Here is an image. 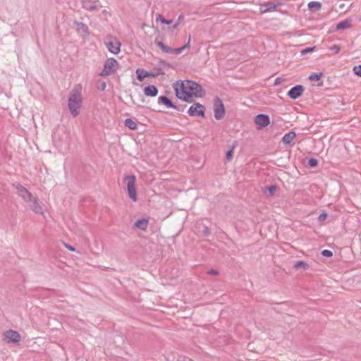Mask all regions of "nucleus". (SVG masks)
<instances>
[{
  "mask_svg": "<svg viewBox=\"0 0 361 361\" xmlns=\"http://www.w3.org/2000/svg\"><path fill=\"white\" fill-rule=\"evenodd\" d=\"M304 90L303 86L300 85H296L288 91V95L291 99H296L303 94Z\"/></svg>",
  "mask_w": 361,
  "mask_h": 361,
  "instance_id": "9d476101",
  "label": "nucleus"
},
{
  "mask_svg": "<svg viewBox=\"0 0 361 361\" xmlns=\"http://www.w3.org/2000/svg\"><path fill=\"white\" fill-rule=\"evenodd\" d=\"M124 181L126 184V189L129 198L133 202L137 201L136 191V177L135 175H128L124 177Z\"/></svg>",
  "mask_w": 361,
  "mask_h": 361,
  "instance_id": "7ed1b4c3",
  "label": "nucleus"
},
{
  "mask_svg": "<svg viewBox=\"0 0 361 361\" xmlns=\"http://www.w3.org/2000/svg\"><path fill=\"white\" fill-rule=\"evenodd\" d=\"M183 18V16H179L178 21L173 26V29H176L178 27V25L180 24V22L182 21Z\"/></svg>",
  "mask_w": 361,
  "mask_h": 361,
  "instance_id": "473e14b6",
  "label": "nucleus"
},
{
  "mask_svg": "<svg viewBox=\"0 0 361 361\" xmlns=\"http://www.w3.org/2000/svg\"><path fill=\"white\" fill-rule=\"evenodd\" d=\"M308 8L312 11H319L322 8V4L319 1H310L308 3Z\"/></svg>",
  "mask_w": 361,
  "mask_h": 361,
  "instance_id": "aec40b11",
  "label": "nucleus"
},
{
  "mask_svg": "<svg viewBox=\"0 0 361 361\" xmlns=\"http://www.w3.org/2000/svg\"><path fill=\"white\" fill-rule=\"evenodd\" d=\"M308 164L311 167H315L318 164V161H317V159H316L314 158H312V159H309Z\"/></svg>",
  "mask_w": 361,
  "mask_h": 361,
  "instance_id": "c85d7f7f",
  "label": "nucleus"
},
{
  "mask_svg": "<svg viewBox=\"0 0 361 361\" xmlns=\"http://www.w3.org/2000/svg\"><path fill=\"white\" fill-rule=\"evenodd\" d=\"M137 78L139 81L142 82L145 78L147 77H155L156 75L152 72L147 71L142 68H137L136 70Z\"/></svg>",
  "mask_w": 361,
  "mask_h": 361,
  "instance_id": "ddd939ff",
  "label": "nucleus"
},
{
  "mask_svg": "<svg viewBox=\"0 0 361 361\" xmlns=\"http://www.w3.org/2000/svg\"><path fill=\"white\" fill-rule=\"evenodd\" d=\"M277 5L273 3H266L260 6V13L263 14L267 12L273 11L276 9Z\"/></svg>",
  "mask_w": 361,
  "mask_h": 361,
  "instance_id": "4468645a",
  "label": "nucleus"
},
{
  "mask_svg": "<svg viewBox=\"0 0 361 361\" xmlns=\"http://www.w3.org/2000/svg\"><path fill=\"white\" fill-rule=\"evenodd\" d=\"M256 128L261 130L270 124V118L268 115L258 114L254 118Z\"/></svg>",
  "mask_w": 361,
  "mask_h": 361,
  "instance_id": "0eeeda50",
  "label": "nucleus"
},
{
  "mask_svg": "<svg viewBox=\"0 0 361 361\" xmlns=\"http://www.w3.org/2000/svg\"><path fill=\"white\" fill-rule=\"evenodd\" d=\"M275 190H276V187H274V186H271V187H270V188H269V191H270L271 192H274Z\"/></svg>",
  "mask_w": 361,
  "mask_h": 361,
  "instance_id": "e433bc0d",
  "label": "nucleus"
},
{
  "mask_svg": "<svg viewBox=\"0 0 361 361\" xmlns=\"http://www.w3.org/2000/svg\"><path fill=\"white\" fill-rule=\"evenodd\" d=\"M125 126L130 130H136L137 128V123L131 118L125 120Z\"/></svg>",
  "mask_w": 361,
  "mask_h": 361,
  "instance_id": "412c9836",
  "label": "nucleus"
},
{
  "mask_svg": "<svg viewBox=\"0 0 361 361\" xmlns=\"http://www.w3.org/2000/svg\"><path fill=\"white\" fill-rule=\"evenodd\" d=\"M329 50L332 52L333 54H337L341 51V46L339 44H334L329 47Z\"/></svg>",
  "mask_w": 361,
  "mask_h": 361,
  "instance_id": "bb28decb",
  "label": "nucleus"
},
{
  "mask_svg": "<svg viewBox=\"0 0 361 361\" xmlns=\"http://www.w3.org/2000/svg\"><path fill=\"white\" fill-rule=\"evenodd\" d=\"M190 38L189 39L188 43L186 44H185L183 47H182L180 48H178V49H173L172 53L176 54H180L185 49L190 48Z\"/></svg>",
  "mask_w": 361,
  "mask_h": 361,
  "instance_id": "393cba45",
  "label": "nucleus"
},
{
  "mask_svg": "<svg viewBox=\"0 0 361 361\" xmlns=\"http://www.w3.org/2000/svg\"><path fill=\"white\" fill-rule=\"evenodd\" d=\"M66 247L71 252H74L75 250V248L71 245H66Z\"/></svg>",
  "mask_w": 361,
  "mask_h": 361,
  "instance_id": "c9c22d12",
  "label": "nucleus"
},
{
  "mask_svg": "<svg viewBox=\"0 0 361 361\" xmlns=\"http://www.w3.org/2000/svg\"><path fill=\"white\" fill-rule=\"evenodd\" d=\"M104 43L111 53L118 54L120 52L121 44L116 37L109 36L106 38Z\"/></svg>",
  "mask_w": 361,
  "mask_h": 361,
  "instance_id": "39448f33",
  "label": "nucleus"
},
{
  "mask_svg": "<svg viewBox=\"0 0 361 361\" xmlns=\"http://www.w3.org/2000/svg\"><path fill=\"white\" fill-rule=\"evenodd\" d=\"M159 102L160 104H164L168 108H175V106L170 101V99L168 97H165V96L160 97L159 98Z\"/></svg>",
  "mask_w": 361,
  "mask_h": 361,
  "instance_id": "6ab92c4d",
  "label": "nucleus"
},
{
  "mask_svg": "<svg viewBox=\"0 0 361 361\" xmlns=\"http://www.w3.org/2000/svg\"><path fill=\"white\" fill-rule=\"evenodd\" d=\"M214 118L216 120L223 118L225 116V107L222 101L216 98L214 103Z\"/></svg>",
  "mask_w": 361,
  "mask_h": 361,
  "instance_id": "423d86ee",
  "label": "nucleus"
},
{
  "mask_svg": "<svg viewBox=\"0 0 361 361\" xmlns=\"http://www.w3.org/2000/svg\"><path fill=\"white\" fill-rule=\"evenodd\" d=\"M148 224H149V220L147 219L142 218V219H138L135 223V226L137 228L145 231L147 230V228L148 227Z\"/></svg>",
  "mask_w": 361,
  "mask_h": 361,
  "instance_id": "2eb2a0df",
  "label": "nucleus"
},
{
  "mask_svg": "<svg viewBox=\"0 0 361 361\" xmlns=\"http://www.w3.org/2000/svg\"><path fill=\"white\" fill-rule=\"evenodd\" d=\"M119 66L118 62L114 58H109L104 63V68L100 73L102 76H108L116 72Z\"/></svg>",
  "mask_w": 361,
  "mask_h": 361,
  "instance_id": "20e7f679",
  "label": "nucleus"
},
{
  "mask_svg": "<svg viewBox=\"0 0 361 361\" xmlns=\"http://www.w3.org/2000/svg\"><path fill=\"white\" fill-rule=\"evenodd\" d=\"M353 71L355 75L361 77V65L354 66Z\"/></svg>",
  "mask_w": 361,
  "mask_h": 361,
  "instance_id": "cd10ccee",
  "label": "nucleus"
},
{
  "mask_svg": "<svg viewBox=\"0 0 361 361\" xmlns=\"http://www.w3.org/2000/svg\"><path fill=\"white\" fill-rule=\"evenodd\" d=\"M294 267L296 269H307L309 267H308V264H306L305 262H304L302 261H298L295 262Z\"/></svg>",
  "mask_w": 361,
  "mask_h": 361,
  "instance_id": "a878e982",
  "label": "nucleus"
},
{
  "mask_svg": "<svg viewBox=\"0 0 361 361\" xmlns=\"http://www.w3.org/2000/svg\"><path fill=\"white\" fill-rule=\"evenodd\" d=\"M314 49H315V47L306 48L301 51V54L305 55L307 53L313 51Z\"/></svg>",
  "mask_w": 361,
  "mask_h": 361,
  "instance_id": "7c9ffc66",
  "label": "nucleus"
},
{
  "mask_svg": "<svg viewBox=\"0 0 361 361\" xmlns=\"http://www.w3.org/2000/svg\"><path fill=\"white\" fill-rule=\"evenodd\" d=\"M29 202H30V207L34 212H35L37 214H42V208L38 201L37 197L33 196L30 199Z\"/></svg>",
  "mask_w": 361,
  "mask_h": 361,
  "instance_id": "f8f14e48",
  "label": "nucleus"
},
{
  "mask_svg": "<svg viewBox=\"0 0 361 361\" xmlns=\"http://www.w3.org/2000/svg\"><path fill=\"white\" fill-rule=\"evenodd\" d=\"M351 26L352 20L350 19H345L336 25V30H347L350 28Z\"/></svg>",
  "mask_w": 361,
  "mask_h": 361,
  "instance_id": "a211bd4d",
  "label": "nucleus"
},
{
  "mask_svg": "<svg viewBox=\"0 0 361 361\" xmlns=\"http://www.w3.org/2000/svg\"><path fill=\"white\" fill-rule=\"evenodd\" d=\"M296 137V134L293 131H290L286 134L284 135V136L282 138V142L285 145L290 144Z\"/></svg>",
  "mask_w": 361,
  "mask_h": 361,
  "instance_id": "f3484780",
  "label": "nucleus"
},
{
  "mask_svg": "<svg viewBox=\"0 0 361 361\" xmlns=\"http://www.w3.org/2000/svg\"><path fill=\"white\" fill-rule=\"evenodd\" d=\"M209 273H210L211 274H213V275H215V276H216V275H218V274H219L218 271L214 270V269H212V270L209 271Z\"/></svg>",
  "mask_w": 361,
  "mask_h": 361,
  "instance_id": "f704fd0d",
  "label": "nucleus"
},
{
  "mask_svg": "<svg viewBox=\"0 0 361 361\" xmlns=\"http://www.w3.org/2000/svg\"><path fill=\"white\" fill-rule=\"evenodd\" d=\"M82 106L81 87L74 88L70 93L68 99V107L72 116L76 117L80 113Z\"/></svg>",
  "mask_w": 361,
  "mask_h": 361,
  "instance_id": "f03ea898",
  "label": "nucleus"
},
{
  "mask_svg": "<svg viewBox=\"0 0 361 361\" xmlns=\"http://www.w3.org/2000/svg\"><path fill=\"white\" fill-rule=\"evenodd\" d=\"M157 45L165 53H172L173 49L170 47L165 45L161 42H156Z\"/></svg>",
  "mask_w": 361,
  "mask_h": 361,
  "instance_id": "4be33fe9",
  "label": "nucleus"
},
{
  "mask_svg": "<svg viewBox=\"0 0 361 361\" xmlns=\"http://www.w3.org/2000/svg\"><path fill=\"white\" fill-rule=\"evenodd\" d=\"M323 73L322 72L319 73H312L309 76V80L311 81H319L321 80Z\"/></svg>",
  "mask_w": 361,
  "mask_h": 361,
  "instance_id": "b1692460",
  "label": "nucleus"
},
{
  "mask_svg": "<svg viewBox=\"0 0 361 361\" xmlns=\"http://www.w3.org/2000/svg\"><path fill=\"white\" fill-rule=\"evenodd\" d=\"M17 193L20 196L25 202H29L33 195L23 186H16Z\"/></svg>",
  "mask_w": 361,
  "mask_h": 361,
  "instance_id": "9b49d317",
  "label": "nucleus"
},
{
  "mask_svg": "<svg viewBox=\"0 0 361 361\" xmlns=\"http://www.w3.org/2000/svg\"><path fill=\"white\" fill-rule=\"evenodd\" d=\"M322 255L326 257H331L333 256V252L329 250H324L322 252Z\"/></svg>",
  "mask_w": 361,
  "mask_h": 361,
  "instance_id": "c756f323",
  "label": "nucleus"
},
{
  "mask_svg": "<svg viewBox=\"0 0 361 361\" xmlns=\"http://www.w3.org/2000/svg\"><path fill=\"white\" fill-rule=\"evenodd\" d=\"M4 339L7 343H18L21 340L20 334L13 330H8L3 334Z\"/></svg>",
  "mask_w": 361,
  "mask_h": 361,
  "instance_id": "6e6552de",
  "label": "nucleus"
},
{
  "mask_svg": "<svg viewBox=\"0 0 361 361\" xmlns=\"http://www.w3.org/2000/svg\"><path fill=\"white\" fill-rule=\"evenodd\" d=\"M156 20L166 25H171L172 23V20H166L160 13L156 15Z\"/></svg>",
  "mask_w": 361,
  "mask_h": 361,
  "instance_id": "5701e85b",
  "label": "nucleus"
},
{
  "mask_svg": "<svg viewBox=\"0 0 361 361\" xmlns=\"http://www.w3.org/2000/svg\"><path fill=\"white\" fill-rule=\"evenodd\" d=\"M205 108L203 105L196 103L192 104L188 109V113L190 116H204Z\"/></svg>",
  "mask_w": 361,
  "mask_h": 361,
  "instance_id": "1a4fd4ad",
  "label": "nucleus"
},
{
  "mask_svg": "<svg viewBox=\"0 0 361 361\" xmlns=\"http://www.w3.org/2000/svg\"><path fill=\"white\" fill-rule=\"evenodd\" d=\"M173 87L176 97L187 102H191L194 99L202 98L205 94L204 89L192 80H178Z\"/></svg>",
  "mask_w": 361,
  "mask_h": 361,
  "instance_id": "f257e3e1",
  "label": "nucleus"
},
{
  "mask_svg": "<svg viewBox=\"0 0 361 361\" xmlns=\"http://www.w3.org/2000/svg\"><path fill=\"white\" fill-rule=\"evenodd\" d=\"M327 217V214L326 213H322L321 214L319 217H318V219L319 221H324Z\"/></svg>",
  "mask_w": 361,
  "mask_h": 361,
  "instance_id": "72a5a7b5",
  "label": "nucleus"
},
{
  "mask_svg": "<svg viewBox=\"0 0 361 361\" xmlns=\"http://www.w3.org/2000/svg\"><path fill=\"white\" fill-rule=\"evenodd\" d=\"M144 94L148 97H156L158 94V90L154 85H149L144 88Z\"/></svg>",
  "mask_w": 361,
  "mask_h": 361,
  "instance_id": "dca6fc26",
  "label": "nucleus"
},
{
  "mask_svg": "<svg viewBox=\"0 0 361 361\" xmlns=\"http://www.w3.org/2000/svg\"><path fill=\"white\" fill-rule=\"evenodd\" d=\"M233 149H234V147H233L231 150L227 152V153L226 154V158L227 159V160H231L232 159L233 154Z\"/></svg>",
  "mask_w": 361,
  "mask_h": 361,
  "instance_id": "2f4dec72",
  "label": "nucleus"
}]
</instances>
